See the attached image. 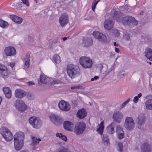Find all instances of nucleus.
Instances as JSON below:
<instances>
[{"instance_id":"obj_1","label":"nucleus","mask_w":152,"mask_h":152,"mask_svg":"<svg viewBox=\"0 0 152 152\" xmlns=\"http://www.w3.org/2000/svg\"><path fill=\"white\" fill-rule=\"evenodd\" d=\"M67 71L69 76L72 79L78 76L80 74V69L78 66L70 64L67 66Z\"/></svg>"},{"instance_id":"obj_2","label":"nucleus","mask_w":152,"mask_h":152,"mask_svg":"<svg viewBox=\"0 0 152 152\" xmlns=\"http://www.w3.org/2000/svg\"><path fill=\"white\" fill-rule=\"evenodd\" d=\"M122 22L125 26H127L130 28L136 26L137 24V21L135 18L131 16H126L122 19Z\"/></svg>"},{"instance_id":"obj_3","label":"nucleus","mask_w":152,"mask_h":152,"mask_svg":"<svg viewBox=\"0 0 152 152\" xmlns=\"http://www.w3.org/2000/svg\"><path fill=\"white\" fill-rule=\"evenodd\" d=\"M79 63L85 68H90L92 66V61L88 57L83 56L81 57L79 60Z\"/></svg>"},{"instance_id":"obj_4","label":"nucleus","mask_w":152,"mask_h":152,"mask_svg":"<svg viewBox=\"0 0 152 152\" xmlns=\"http://www.w3.org/2000/svg\"><path fill=\"white\" fill-rule=\"evenodd\" d=\"M29 121L30 124L34 129H39L42 125V121L38 117H31L29 118Z\"/></svg>"},{"instance_id":"obj_5","label":"nucleus","mask_w":152,"mask_h":152,"mask_svg":"<svg viewBox=\"0 0 152 152\" xmlns=\"http://www.w3.org/2000/svg\"><path fill=\"white\" fill-rule=\"evenodd\" d=\"M0 133L7 141H11L13 136L10 131L6 127H3L0 129Z\"/></svg>"},{"instance_id":"obj_6","label":"nucleus","mask_w":152,"mask_h":152,"mask_svg":"<svg viewBox=\"0 0 152 152\" xmlns=\"http://www.w3.org/2000/svg\"><path fill=\"white\" fill-rule=\"evenodd\" d=\"M86 127V124L83 122L77 123L74 128V132L76 134H82L85 130Z\"/></svg>"},{"instance_id":"obj_7","label":"nucleus","mask_w":152,"mask_h":152,"mask_svg":"<svg viewBox=\"0 0 152 152\" xmlns=\"http://www.w3.org/2000/svg\"><path fill=\"white\" fill-rule=\"evenodd\" d=\"M15 105L17 109L21 112L24 111L27 109V106L21 99L17 100L15 103Z\"/></svg>"},{"instance_id":"obj_8","label":"nucleus","mask_w":152,"mask_h":152,"mask_svg":"<svg viewBox=\"0 0 152 152\" xmlns=\"http://www.w3.org/2000/svg\"><path fill=\"white\" fill-rule=\"evenodd\" d=\"M134 123L133 118L131 117H127L124 123L125 128L128 130H131L133 129Z\"/></svg>"},{"instance_id":"obj_9","label":"nucleus","mask_w":152,"mask_h":152,"mask_svg":"<svg viewBox=\"0 0 152 152\" xmlns=\"http://www.w3.org/2000/svg\"><path fill=\"white\" fill-rule=\"evenodd\" d=\"M58 106L61 110L64 111H68L71 108L69 103L64 100L60 101L58 104Z\"/></svg>"},{"instance_id":"obj_10","label":"nucleus","mask_w":152,"mask_h":152,"mask_svg":"<svg viewBox=\"0 0 152 152\" xmlns=\"http://www.w3.org/2000/svg\"><path fill=\"white\" fill-rule=\"evenodd\" d=\"M4 53L7 56H14L16 55V50L13 47L8 46L5 48Z\"/></svg>"},{"instance_id":"obj_11","label":"nucleus","mask_w":152,"mask_h":152,"mask_svg":"<svg viewBox=\"0 0 152 152\" xmlns=\"http://www.w3.org/2000/svg\"><path fill=\"white\" fill-rule=\"evenodd\" d=\"M10 72L4 64L0 63V75L4 78H7Z\"/></svg>"},{"instance_id":"obj_12","label":"nucleus","mask_w":152,"mask_h":152,"mask_svg":"<svg viewBox=\"0 0 152 152\" xmlns=\"http://www.w3.org/2000/svg\"><path fill=\"white\" fill-rule=\"evenodd\" d=\"M49 118L56 125H60L63 121L61 118L55 115H52L49 116Z\"/></svg>"},{"instance_id":"obj_13","label":"nucleus","mask_w":152,"mask_h":152,"mask_svg":"<svg viewBox=\"0 0 152 152\" xmlns=\"http://www.w3.org/2000/svg\"><path fill=\"white\" fill-rule=\"evenodd\" d=\"M68 15L65 13L62 14L59 18V22L62 26H64L68 22Z\"/></svg>"},{"instance_id":"obj_14","label":"nucleus","mask_w":152,"mask_h":152,"mask_svg":"<svg viewBox=\"0 0 152 152\" xmlns=\"http://www.w3.org/2000/svg\"><path fill=\"white\" fill-rule=\"evenodd\" d=\"M123 117L122 113L119 111L115 112L113 115V120L117 123H120Z\"/></svg>"},{"instance_id":"obj_15","label":"nucleus","mask_w":152,"mask_h":152,"mask_svg":"<svg viewBox=\"0 0 152 152\" xmlns=\"http://www.w3.org/2000/svg\"><path fill=\"white\" fill-rule=\"evenodd\" d=\"M26 94V92L21 89H17L15 90V96L18 98H22L24 97Z\"/></svg>"},{"instance_id":"obj_16","label":"nucleus","mask_w":152,"mask_h":152,"mask_svg":"<svg viewBox=\"0 0 152 152\" xmlns=\"http://www.w3.org/2000/svg\"><path fill=\"white\" fill-rule=\"evenodd\" d=\"M93 41L90 37H86L83 40L82 45L83 47H88L92 45Z\"/></svg>"},{"instance_id":"obj_17","label":"nucleus","mask_w":152,"mask_h":152,"mask_svg":"<svg viewBox=\"0 0 152 152\" xmlns=\"http://www.w3.org/2000/svg\"><path fill=\"white\" fill-rule=\"evenodd\" d=\"M93 35L96 38L101 41H104L106 39V36L99 31H94L93 33Z\"/></svg>"},{"instance_id":"obj_18","label":"nucleus","mask_w":152,"mask_h":152,"mask_svg":"<svg viewBox=\"0 0 152 152\" xmlns=\"http://www.w3.org/2000/svg\"><path fill=\"white\" fill-rule=\"evenodd\" d=\"M114 24V22L111 19H106L104 22V28L108 30L111 29L113 28Z\"/></svg>"},{"instance_id":"obj_19","label":"nucleus","mask_w":152,"mask_h":152,"mask_svg":"<svg viewBox=\"0 0 152 152\" xmlns=\"http://www.w3.org/2000/svg\"><path fill=\"white\" fill-rule=\"evenodd\" d=\"M141 152H151V146L148 142H144L141 146Z\"/></svg>"},{"instance_id":"obj_20","label":"nucleus","mask_w":152,"mask_h":152,"mask_svg":"<svg viewBox=\"0 0 152 152\" xmlns=\"http://www.w3.org/2000/svg\"><path fill=\"white\" fill-rule=\"evenodd\" d=\"M40 80L38 81V84L40 85L42 84H47L49 81V78L44 74H42L40 75Z\"/></svg>"},{"instance_id":"obj_21","label":"nucleus","mask_w":152,"mask_h":152,"mask_svg":"<svg viewBox=\"0 0 152 152\" xmlns=\"http://www.w3.org/2000/svg\"><path fill=\"white\" fill-rule=\"evenodd\" d=\"M116 124L114 122H113L107 128V131L110 134H113L115 132L114 128H116Z\"/></svg>"},{"instance_id":"obj_22","label":"nucleus","mask_w":152,"mask_h":152,"mask_svg":"<svg viewBox=\"0 0 152 152\" xmlns=\"http://www.w3.org/2000/svg\"><path fill=\"white\" fill-rule=\"evenodd\" d=\"M87 113L86 110L84 108H82L79 110L77 112V116L79 118L83 119L86 116Z\"/></svg>"},{"instance_id":"obj_23","label":"nucleus","mask_w":152,"mask_h":152,"mask_svg":"<svg viewBox=\"0 0 152 152\" xmlns=\"http://www.w3.org/2000/svg\"><path fill=\"white\" fill-rule=\"evenodd\" d=\"M24 138V134L20 132L16 133L14 136V140H16L20 142H23Z\"/></svg>"},{"instance_id":"obj_24","label":"nucleus","mask_w":152,"mask_h":152,"mask_svg":"<svg viewBox=\"0 0 152 152\" xmlns=\"http://www.w3.org/2000/svg\"><path fill=\"white\" fill-rule=\"evenodd\" d=\"M23 145V142H20L17 140H14V146L15 149L19 151L22 148Z\"/></svg>"},{"instance_id":"obj_25","label":"nucleus","mask_w":152,"mask_h":152,"mask_svg":"<svg viewBox=\"0 0 152 152\" xmlns=\"http://www.w3.org/2000/svg\"><path fill=\"white\" fill-rule=\"evenodd\" d=\"M146 118L144 115H139L137 118V124L140 126H142L145 124Z\"/></svg>"},{"instance_id":"obj_26","label":"nucleus","mask_w":152,"mask_h":152,"mask_svg":"<svg viewBox=\"0 0 152 152\" xmlns=\"http://www.w3.org/2000/svg\"><path fill=\"white\" fill-rule=\"evenodd\" d=\"M3 90L6 97L8 99L10 98L12 95L11 90L10 89L9 87H5L3 88Z\"/></svg>"},{"instance_id":"obj_27","label":"nucleus","mask_w":152,"mask_h":152,"mask_svg":"<svg viewBox=\"0 0 152 152\" xmlns=\"http://www.w3.org/2000/svg\"><path fill=\"white\" fill-rule=\"evenodd\" d=\"M10 18L13 21L16 23L20 24L22 22L23 19L22 18L16 15H10Z\"/></svg>"},{"instance_id":"obj_28","label":"nucleus","mask_w":152,"mask_h":152,"mask_svg":"<svg viewBox=\"0 0 152 152\" xmlns=\"http://www.w3.org/2000/svg\"><path fill=\"white\" fill-rule=\"evenodd\" d=\"M145 56L150 61H152V50L150 48L145 49Z\"/></svg>"},{"instance_id":"obj_29","label":"nucleus","mask_w":152,"mask_h":152,"mask_svg":"<svg viewBox=\"0 0 152 152\" xmlns=\"http://www.w3.org/2000/svg\"><path fill=\"white\" fill-rule=\"evenodd\" d=\"M72 123L69 121H64L63 123V126L65 129L68 131L70 130V128Z\"/></svg>"},{"instance_id":"obj_30","label":"nucleus","mask_w":152,"mask_h":152,"mask_svg":"<svg viewBox=\"0 0 152 152\" xmlns=\"http://www.w3.org/2000/svg\"><path fill=\"white\" fill-rule=\"evenodd\" d=\"M146 108L148 110H152V99L147 100L145 103Z\"/></svg>"},{"instance_id":"obj_31","label":"nucleus","mask_w":152,"mask_h":152,"mask_svg":"<svg viewBox=\"0 0 152 152\" xmlns=\"http://www.w3.org/2000/svg\"><path fill=\"white\" fill-rule=\"evenodd\" d=\"M29 54H26L24 59L25 65L28 68L29 66Z\"/></svg>"},{"instance_id":"obj_32","label":"nucleus","mask_w":152,"mask_h":152,"mask_svg":"<svg viewBox=\"0 0 152 152\" xmlns=\"http://www.w3.org/2000/svg\"><path fill=\"white\" fill-rule=\"evenodd\" d=\"M102 141L103 143L106 145H107L110 144L108 137L106 135H103Z\"/></svg>"},{"instance_id":"obj_33","label":"nucleus","mask_w":152,"mask_h":152,"mask_svg":"<svg viewBox=\"0 0 152 152\" xmlns=\"http://www.w3.org/2000/svg\"><path fill=\"white\" fill-rule=\"evenodd\" d=\"M53 61L56 64H58L61 62L60 57L57 54L54 55L53 57Z\"/></svg>"},{"instance_id":"obj_34","label":"nucleus","mask_w":152,"mask_h":152,"mask_svg":"<svg viewBox=\"0 0 152 152\" xmlns=\"http://www.w3.org/2000/svg\"><path fill=\"white\" fill-rule=\"evenodd\" d=\"M56 136L59 137L65 141H66L67 140V138L65 135H64L61 133H57L56 134Z\"/></svg>"},{"instance_id":"obj_35","label":"nucleus","mask_w":152,"mask_h":152,"mask_svg":"<svg viewBox=\"0 0 152 152\" xmlns=\"http://www.w3.org/2000/svg\"><path fill=\"white\" fill-rule=\"evenodd\" d=\"M27 98L29 100H33L34 99V95L31 93H26V95Z\"/></svg>"},{"instance_id":"obj_36","label":"nucleus","mask_w":152,"mask_h":152,"mask_svg":"<svg viewBox=\"0 0 152 152\" xmlns=\"http://www.w3.org/2000/svg\"><path fill=\"white\" fill-rule=\"evenodd\" d=\"M8 25L7 22L0 19V26L2 28H5Z\"/></svg>"},{"instance_id":"obj_37","label":"nucleus","mask_w":152,"mask_h":152,"mask_svg":"<svg viewBox=\"0 0 152 152\" xmlns=\"http://www.w3.org/2000/svg\"><path fill=\"white\" fill-rule=\"evenodd\" d=\"M100 1V0H94L92 3V9L94 11H95V10L96 8V6L98 3Z\"/></svg>"},{"instance_id":"obj_38","label":"nucleus","mask_w":152,"mask_h":152,"mask_svg":"<svg viewBox=\"0 0 152 152\" xmlns=\"http://www.w3.org/2000/svg\"><path fill=\"white\" fill-rule=\"evenodd\" d=\"M31 139L32 143H33L34 145L37 143H39V141H41V140L40 138H39L37 139L36 138L33 136L31 137Z\"/></svg>"},{"instance_id":"obj_39","label":"nucleus","mask_w":152,"mask_h":152,"mask_svg":"<svg viewBox=\"0 0 152 152\" xmlns=\"http://www.w3.org/2000/svg\"><path fill=\"white\" fill-rule=\"evenodd\" d=\"M142 96V94L140 93L138 94L137 96H136L134 97L133 99L134 102L135 103H137L139 100V98H140Z\"/></svg>"},{"instance_id":"obj_40","label":"nucleus","mask_w":152,"mask_h":152,"mask_svg":"<svg viewBox=\"0 0 152 152\" xmlns=\"http://www.w3.org/2000/svg\"><path fill=\"white\" fill-rule=\"evenodd\" d=\"M118 135V138L119 139H121L123 138L124 137V132H118L117 133Z\"/></svg>"},{"instance_id":"obj_41","label":"nucleus","mask_w":152,"mask_h":152,"mask_svg":"<svg viewBox=\"0 0 152 152\" xmlns=\"http://www.w3.org/2000/svg\"><path fill=\"white\" fill-rule=\"evenodd\" d=\"M118 146L119 148L118 150L119 152H122L123 150V144L122 143L119 142L118 144Z\"/></svg>"},{"instance_id":"obj_42","label":"nucleus","mask_w":152,"mask_h":152,"mask_svg":"<svg viewBox=\"0 0 152 152\" xmlns=\"http://www.w3.org/2000/svg\"><path fill=\"white\" fill-rule=\"evenodd\" d=\"M96 68L99 70L100 72L101 73L102 72V70L103 68V66L102 64H98L96 65Z\"/></svg>"},{"instance_id":"obj_43","label":"nucleus","mask_w":152,"mask_h":152,"mask_svg":"<svg viewBox=\"0 0 152 152\" xmlns=\"http://www.w3.org/2000/svg\"><path fill=\"white\" fill-rule=\"evenodd\" d=\"M130 100V98H129L126 101L124 102L120 106V109H122L124 106H125L128 103L129 101Z\"/></svg>"},{"instance_id":"obj_44","label":"nucleus","mask_w":152,"mask_h":152,"mask_svg":"<svg viewBox=\"0 0 152 152\" xmlns=\"http://www.w3.org/2000/svg\"><path fill=\"white\" fill-rule=\"evenodd\" d=\"M113 34L116 37H118L120 35V33L118 31L117 29L114 30L113 32Z\"/></svg>"},{"instance_id":"obj_45","label":"nucleus","mask_w":152,"mask_h":152,"mask_svg":"<svg viewBox=\"0 0 152 152\" xmlns=\"http://www.w3.org/2000/svg\"><path fill=\"white\" fill-rule=\"evenodd\" d=\"M104 129V127L102 126H99L98 128L97 129V131L100 134H102L103 133Z\"/></svg>"},{"instance_id":"obj_46","label":"nucleus","mask_w":152,"mask_h":152,"mask_svg":"<svg viewBox=\"0 0 152 152\" xmlns=\"http://www.w3.org/2000/svg\"><path fill=\"white\" fill-rule=\"evenodd\" d=\"M124 39L128 40L130 39L129 34L128 33H125L123 35Z\"/></svg>"},{"instance_id":"obj_47","label":"nucleus","mask_w":152,"mask_h":152,"mask_svg":"<svg viewBox=\"0 0 152 152\" xmlns=\"http://www.w3.org/2000/svg\"><path fill=\"white\" fill-rule=\"evenodd\" d=\"M117 128L116 129V132L117 133H118V132H124L123 131V128L120 126H116V127Z\"/></svg>"},{"instance_id":"obj_48","label":"nucleus","mask_w":152,"mask_h":152,"mask_svg":"<svg viewBox=\"0 0 152 152\" xmlns=\"http://www.w3.org/2000/svg\"><path fill=\"white\" fill-rule=\"evenodd\" d=\"M22 2L24 4H25L27 6L29 7V3L28 0H21Z\"/></svg>"},{"instance_id":"obj_49","label":"nucleus","mask_w":152,"mask_h":152,"mask_svg":"<svg viewBox=\"0 0 152 152\" xmlns=\"http://www.w3.org/2000/svg\"><path fill=\"white\" fill-rule=\"evenodd\" d=\"M82 86H75L71 87L72 89H82Z\"/></svg>"},{"instance_id":"obj_50","label":"nucleus","mask_w":152,"mask_h":152,"mask_svg":"<svg viewBox=\"0 0 152 152\" xmlns=\"http://www.w3.org/2000/svg\"><path fill=\"white\" fill-rule=\"evenodd\" d=\"M125 75L126 74L125 73L123 74L119 73V74L118 75V76L119 77L122 78L124 77Z\"/></svg>"},{"instance_id":"obj_51","label":"nucleus","mask_w":152,"mask_h":152,"mask_svg":"<svg viewBox=\"0 0 152 152\" xmlns=\"http://www.w3.org/2000/svg\"><path fill=\"white\" fill-rule=\"evenodd\" d=\"M59 152H67V151L66 148H63L60 150Z\"/></svg>"},{"instance_id":"obj_52","label":"nucleus","mask_w":152,"mask_h":152,"mask_svg":"<svg viewBox=\"0 0 152 152\" xmlns=\"http://www.w3.org/2000/svg\"><path fill=\"white\" fill-rule=\"evenodd\" d=\"M60 83V81L58 80H53L52 83L53 84H58Z\"/></svg>"},{"instance_id":"obj_53","label":"nucleus","mask_w":152,"mask_h":152,"mask_svg":"<svg viewBox=\"0 0 152 152\" xmlns=\"http://www.w3.org/2000/svg\"><path fill=\"white\" fill-rule=\"evenodd\" d=\"M99 78V77L97 76H95L93 78H92L91 79V81H94V80H96L97 79Z\"/></svg>"},{"instance_id":"obj_54","label":"nucleus","mask_w":152,"mask_h":152,"mask_svg":"<svg viewBox=\"0 0 152 152\" xmlns=\"http://www.w3.org/2000/svg\"><path fill=\"white\" fill-rule=\"evenodd\" d=\"M27 84L29 86H31L35 85V83L32 81H29L27 82Z\"/></svg>"},{"instance_id":"obj_55","label":"nucleus","mask_w":152,"mask_h":152,"mask_svg":"<svg viewBox=\"0 0 152 152\" xmlns=\"http://www.w3.org/2000/svg\"><path fill=\"white\" fill-rule=\"evenodd\" d=\"M9 65L12 68L15 65V62L11 63H10Z\"/></svg>"},{"instance_id":"obj_56","label":"nucleus","mask_w":152,"mask_h":152,"mask_svg":"<svg viewBox=\"0 0 152 152\" xmlns=\"http://www.w3.org/2000/svg\"><path fill=\"white\" fill-rule=\"evenodd\" d=\"M115 63L114 64H113L112 66V67L111 68V70H113L114 69V68H115Z\"/></svg>"},{"instance_id":"obj_57","label":"nucleus","mask_w":152,"mask_h":152,"mask_svg":"<svg viewBox=\"0 0 152 152\" xmlns=\"http://www.w3.org/2000/svg\"><path fill=\"white\" fill-rule=\"evenodd\" d=\"M115 52H116V53H119L120 51L119 49L118 48H115Z\"/></svg>"},{"instance_id":"obj_58","label":"nucleus","mask_w":152,"mask_h":152,"mask_svg":"<svg viewBox=\"0 0 152 152\" xmlns=\"http://www.w3.org/2000/svg\"><path fill=\"white\" fill-rule=\"evenodd\" d=\"M69 37H62L61 38V39H63V40H64V41H65L66 40L67 38H69Z\"/></svg>"},{"instance_id":"obj_59","label":"nucleus","mask_w":152,"mask_h":152,"mask_svg":"<svg viewBox=\"0 0 152 152\" xmlns=\"http://www.w3.org/2000/svg\"><path fill=\"white\" fill-rule=\"evenodd\" d=\"M17 4L18 5L19 8H21L22 7L21 4L20 3H18Z\"/></svg>"},{"instance_id":"obj_60","label":"nucleus","mask_w":152,"mask_h":152,"mask_svg":"<svg viewBox=\"0 0 152 152\" xmlns=\"http://www.w3.org/2000/svg\"><path fill=\"white\" fill-rule=\"evenodd\" d=\"M99 126H102V127H104V123L102 121L100 123V125Z\"/></svg>"},{"instance_id":"obj_61","label":"nucleus","mask_w":152,"mask_h":152,"mask_svg":"<svg viewBox=\"0 0 152 152\" xmlns=\"http://www.w3.org/2000/svg\"><path fill=\"white\" fill-rule=\"evenodd\" d=\"M19 152H29L28 151L26 150H21Z\"/></svg>"},{"instance_id":"obj_62","label":"nucleus","mask_w":152,"mask_h":152,"mask_svg":"<svg viewBox=\"0 0 152 152\" xmlns=\"http://www.w3.org/2000/svg\"><path fill=\"white\" fill-rule=\"evenodd\" d=\"M114 45L115 46H118V44H117L116 42H114Z\"/></svg>"},{"instance_id":"obj_63","label":"nucleus","mask_w":152,"mask_h":152,"mask_svg":"<svg viewBox=\"0 0 152 152\" xmlns=\"http://www.w3.org/2000/svg\"><path fill=\"white\" fill-rule=\"evenodd\" d=\"M53 42L54 43H56L57 42L58 40H56V39L54 40H53Z\"/></svg>"},{"instance_id":"obj_64","label":"nucleus","mask_w":152,"mask_h":152,"mask_svg":"<svg viewBox=\"0 0 152 152\" xmlns=\"http://www.w3.org/2000/svg\"><path fill=\"white\" fill-rule=\"evenodd\" d=\"M143 12L142 11H141L140 13V14L141 15H142L143 14Z\"/></svg>"}]
</instances>
